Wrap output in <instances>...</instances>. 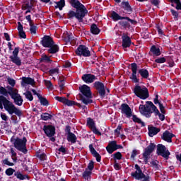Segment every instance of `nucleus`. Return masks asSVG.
I'll use <instances>...</instances> for the list:
<instances>
[{
  "label": "nucleus",
  "instance_id": "nucleus-1",
  "mask_svg": "<svg viewBox=\"0 0 181 181\" xmlns=\"http://www.w3.org/2000/svg\"><path fill=\"white\" fill-rule=\"evenodd\" d=\"M69 3L76 11L70 10L67 13V19H74L75 18L80 23H83L86 15L88 13L86 6L78 0H69Z\"/></svg>",
  "mask_w": 181,
  "mask_h": 181
},
{
  "label": "nucleus",
  "instance_id": "nucleus-2",
  "mask_svg": "<svg viewBox=\"0 0 181 181\" xmlns=\"http://www.w3.org/2000/svg\"><path fill=\"white\" fill-rule=\"evenodd\" d=\"M147 105H140L139 107V112L146 118H151L152 117V113L154 112L155 115L159 117L160 121H165V115L160 113L158 107L153 105L152 101H146Z\"/></svg>",
  "mask_w": 181,
  "mask_h": 181
},
{
  "label": "nucleus",
  "instance_id": "nucleus-3",
  "mask_svg": "<svg viewBox=\"0 0 181 181\" xmlns=\"http://www.w3.org/2000/svg\"><path fill=\"white\" fill-rule=\"evenodd\" d=\"M4 107L10 115L15 114L17 117H22V110L15 107L5 96L0 95V110H4Z\"/></svg>",
  "mask_w": 181,
  "mask_h": 181
},
{
  "label": "nucleus",
  "instance_id": "nucleus-4",
  "mask_svg": "<svg viewBox=\"0 0 181 181\" xmlns=\"http://www.w3.org/2000/svg\"><path fill=\"white\" fill-rule=\"evenodd\" d=\"M133 93L134 95L138 97V98H140V100H146V98H149V90L146 86L136 85L133 90Z\"/></svg>",
  "mask_w": 181,
  "mask_h": 181
},
{
  "label": "nucleus",
  "instance_id": "nucleus-5",
  "mask_svg": "<svg viewBox=\"0 0 181 181\" xmlns=\"http://www.w3.org/2000/svg\"><path fill=\"white\" fill-rule=\"evenodd\" d=\"M134 168L136 171L131 173L132 177H134L136 179V180L151 181V176H149V175H145L144 173H142V170L138 164H136Z\"/></svg>",
  "mask_w": 181,
  "mask_h": 181
},
{
  "label": "nucleus",
  "instance_id": "nucleus-6",
  "mask_svg": "<svg viewBox=\"0 0 181 181\" xmlns=\"http://www.w3.org/2000/svg\"><path fill=\"white\" fill-rule=\"evenodd\" d=\"M28 142V139L26 137H23V139H19V137H16V141L13 143L14 148L26 155L28 153V148H26V143Z\"/></svg>",
  "mask_w": 181,
  "mask_h": 181
},
{
  "label": "nucleus",
  "instance_id": "nucleus-7",
  "mask_svg": "<svg viewBox=\"0 0 181 181\" xmlns=\"http://www.w3.org/2000/svg\"><path fill=\"white\" fill-rule=\"evenodd\" d=\"M19 50L21 48L19 47H16L14 48L13 51L12 52V54L9 57L10 62L18 66V67H21L22 66V59L19 57Z\"/></svg>",
  "mask_w": 181,
  "mask_h": 181
},
{
  "label": "nucleus",
  "instance_id": "nucleus-8",
  "mask_svg": "<svg viewBox=\"0 0 181 181\" xmlns=\"http://www.w3.org/2000/svg\"><path fill=\"white\" fill-rule=\"evenodd\" d=\"M93 88L97 91L100 98H104L105 97V84L101 81H95L93 83Z\"/></svg>",
  "mask_w": 181,
  "mask_h": 181
},
{
  "label": "nucleus",
  "instance_id": "nucleus-9",
  "mask_svg": "<svg viewBox=\"0 0 181 181\" xmlns=\"http://www.w3.org/2000/svg\"><path fill=\"white\" fill-rule=\"evenodd\" d=\"M156 148V144L153 143H150V144L144 149L143 158L144 160V163L146 165L148 163V160H149V156L153 153V151Z\"/></svg>",
  "mask_w": 181,
  "mask_h": 181
},
{
  "label": "nucleus",
  "instance_id": "nucleus-10",
  "mask_svg": "<svg viewBox=\"0 0 181 181\" xmlns=\"http://www.w3.org/2000/svg\"><path fill=\"white\" fill-rule=\"evenodd\" d=\"M156 153L158 156H162V158H164L165 160H168L169 159V156H170L169 150H168L166 146H165L163 144L157 145Z\"/></svg>",
  "mask_w": 181,
  "mask_h": 181
},
{
  "label": "nucleus",
  "instance_id": "nucleus-11",
  "mask_svg": "<svg viewBox=\"0 0 181 181\" xmlns=\"http://www.w3.org/2000/svg\"><path fill=\"white\" fill-rule=\"evenodd\" d=\"M76 56H83V57H90L91 52L86 45H80L75 51Z\"/></svg>",
  "mask_w": 181,
  "mask_h": 181
},
{
  "label": "nucleus",
  "instance_id": "nucleus-12",
  "mask_svg": "<svg viewBox=\"0 0 181 181\" xmlns=\"http://www.w3.org/2000/svg\"><path fill=\"white\" fill-rule=\"evenodd\" d=\"M42 130L48 138H52L56 135V127L52 124L44 125Z\"/></svg>",
  "mask_w": 181,
  "mask_h": 181
},
{
  "label": "nucleus",
  "instance_id": "nucleus-13",
  "mask_svg": "<svg viewBox=\"0 0 181 181\" xmlns=\"http://www.w3.org/2000/svg\"><path fill=\"white\" fill-rule=\"evenodd\" d=\"M131 70L132 71L131 76L129 77L130 80L133 83H139V78L136 76V73H138V64L135 62H133L130 64Z\"/></svg>",
  "mask_w": 181,
  "mask_h": 181
},
{
  "label": "nucleus",
  "instance_id": "nucleus-14",
  "mask_svg": "<svg viewBox=\"0 0 181 181\" xmlns=\"http://www.w3.org/2000/svg\"><path fill=\"white\" fill-rule=\"evenodd\" d=\"M131 45H132L131 37H129L127 33H123L122 35V47L123 49L131 47Z\"/></svg>",
  "mask_w": 181,
  "mask_h": 181
},
{
  "label": "nucleus",
  "instance_id": "nucleus-15",
  "mask_svg": "<svg viewBox=\"0 0 181 181\" xmlns=\"http://www.w3.org/2000/svg\"><path fill=\"white\" fill-rule=\"evenodd\" d=\"M40 43L43 47H51L52 45H54V40L49 35H44Z\"/></svg>",
  "mask_w": 181,
  "mask_h": 181
},
{
  "label": "nucleus",
  "instance_id": "nucleus-16",
  "mask_svg": "<svg viewBox=\"0 0 181 181\" xmlns=\"http://www.w3.org/2000/svg\"><path fill=\"white\" fill-rule=\"evenodd\" d=\"M79 90L81 93V95L86 97V98H92L91 88L87 85H83L79 87Z\"/></svg>",
  "mask_w": 181,
  "mask_h": 181
},
{
  "label": "nucleus",
  "instance_id": "nucleus-17",
  "mask_svg": "<svg viewBox=\"0 0 181 181\" xmlns=\"http://www.w3.org/2000/svg\"><path fill=\"white\" fill-rule=\"evenodd\" d=\"M121 112L122 114H125L127 118H131L132 116V110H131V107H129V105H128V104L127 103H122L121 105Z\"/></svg>",
  "mask_w": 181,
  "mask_h": 181
},
{
  "label": "nucleus",
  "instance_id": "nucleus-18",
  "mask_svg": "<svg viewBox=\"0 0 181 181\" xmlns=\"http://www.w3.org/2000/svg\"><path fill=\"white\" fill-rule=\"evenodd\" d=\"M81 78L86 84H91V83H94L97 80V76L91 74H85L82 76Z\"/></svg>",
  "mask_w": 181,
  "mask_h": 181
},
{
  "label": "nucleus",
  "instance_id": "nucleus-19",
  "mask_svg": "<svg viewBox=\"0 0 181 181\" xmlns=\"http://www.w3.org/2000/svg\"><path fill=\"white\" fill-rule=\"evenodd\" d=\"M65 105L68 107H72V105H76L78 108H81L82 110H87V106L84 105H81L76 101L70 100L67 98H65V102L64 103Z\"/></svg>",
  "mask_w": 181,
  "mask_h": 181
},
{
  "label": "nucleus",
  "instance_id": "nucleus-20",
  "mask_svg": "<svg viewBox=\"0 0 181 181\" xmlns=\"http://www.w3.org/2000/svg\"><path fill=\"white\" fill-rule=\"evenodd\" d=\"M121 8L122 9H124V13H127V15H131V13H132L133 9L131 4H129V1H122L121 3Z\"/></svg>",
  "mask_w": 181,
  "mask_h": 181
},
{
  "label": "nucleus",
  "instance_id": "nucleus-21",
  "mask_svg": "<svg viewBox=\"0 0 181 181\" xmlns=\"http://www.w3.org/2000/svg\"><path fill=\"white\" fill-rule=\"evenodd\" d=\"M12 100H13L14 103L18 107H21L23 104V99L22 96L19 94V92H17L11 96Z\"/></svg>",
  "mask_w": 181,
  "mask_h": 181
},
{
  "label": "nucleus",
  "instance_id": "nucleus-22",
  "mask_svg": "<svg viewBox=\"0 0 181 181\" xmlns=\"http://www.w3.org/2000/svg\"><path fill=\"white\" fill-rule=\"evenodd\" d=\"M175 136V134L170 133L169 131L166 130L165 132L163 133L161 136V139L165 141V142L170 143L172 142V139Z\"/></svg>",
  "mask_w": 181,
  "mask_h": 181
},
{
  "label": "nucleus",
  "instance_id": "nucleus-23",
  "mask_svg": "<svg viewBox=\"0 0 181 181\" xmlns=\"http://www.w3.org/2000/svg\"><path fill=\"white\" fill-rule=\"evenodd\" d=\"M89 150L91 155H93V156L95 158L96 160L98 162H101V156L100 155V153H98V152H97L95 148H94V146H93V144L89 145Z\"/></svg>",
  "mask_w": 181,
  "mask_h": 181
},
{
  "label": "nucleus",
  "instance_id": "nucleus-24",
  "mask_svg": "<svg viewBox=\"0 0 181 181\" xmlns=\"http://www.w3.org/2000/svg\"><path fill=\"white\" fill-rule=\"evenodd\" d=\"M35 84V79L30 77H23L21 81V86L25 87L26 85L33 86Z\"/></svg>",
  "mask_w": 181,
  "mask_h": 181
},
{
  "label": "nucleus",
  "instance_id": "nucleus-25",
  "mask_svg": "<svg viewBox=\"0 0 181 181\" xmlns=\"http://www.w3.org/2000/svg\"><path fill=\"white\" fill-rule=\"evenodd\" d=\"M148 136L152 138V136H154V135H157V134H159L160 132V129L157 128L153 126H148Z\"/></svg>",
  "mask_w": 181,
  "mask_h": 181
},
{
  "label": "nucleus",
  "instance_id": "nucleus-26",
  "mask_svg": "<svg viewBox=\"0 0 181 181\" xmlns=\"http://www.w3.org/2000/svg\"><path fill=\"white\" fill-rule=\"evenodd\" d=\"M110 18H111L114 22H118V21H124L125 16H121L119 14H118V13L112 11Z\"/></svg>",
  "mask_w": 181,
  "mask_h": 181
},
{
  "label": "nucleus",
  "instance_id": "nucleus-27",
  "mask_svg": "<svg viewBox=\"0 0 181 181\" xmlns=\"http://www.w3.org/2000/svg\"><path fill=\"white\" fill-rule=\"evenodd\" d=\"M106 151L110 155L115 152V141H112L109 142L107 146L106 147Z\"/></svg>",
  "mask_w": 181,
  "mask_h": 181
},
{
  "label": "nucleus",
  "instance_id": "nucleus-28",
  "mask_svg": "<svg viewBox=\"0 0 181 181\" xmlns=\"http://www.w3.org/2000/svg\"><path fill=\"white\" fill-rule=\"evenodd\" d=\"M47 53H49V54H56V53L59 52L60 50V48L59 47V45L57 44L52 45L51 47H48Z\"/></svg>",
  "mask_w": 181,
  "mask_h": 181
},
{
  "label": "nucleus",
  "instance_id": "nucleus-29",
  "mask_svg": "<svg viewBox=\"0 0 181 181\" xmlns=\"http://www.w3.org/2000/svg\"><path fill=\"white\" fill-rule=\"evenodd\" d=\"M79 98L80 100L83 103V104L86 105H88V104H93L94 103V100L91 99V98H87L86 96H83V95L79 93Z\"/></svg>",
  "mask_w": 181,
  "mask_h": 181
},
{
  "label": "nucleus",
  "instance_id": "nucleus-30",
  "mask_svg": "<svg viewBox=\"0 0 181 181\" xmlns=\"http://www.w3.org/2000/svg\"><path fill=\"white\" fill-rule=\"evenodd\" d=\"M138 74H140L142 78H145L146 80L149 78V71L146 69H140L137 71Z\"/></svg>",
  "mask_w": 181,
  "mask_h": 181
},
{
  "label": "nucleus",
  "instance_id": "nucleus-31",
  "mask_svg": "<svg viewBox=\"0 0 181 181\" xmlns=\"http://www.w3.org/2000/svg\"><path fill=\"white\" fill-rule=\"evenodd\" d=\"M100 32H101V30L98 28L97 24L93 23L90 25V33H92V35H100Z\"/></svg>",
  "mask_w": 181,
  "mask_h": 181
},
{
  "label": "nucleus",
  "instance_id": "nucleus-32",
  "mask_svg": "<svg viewBox=\"0 0 181 181\" xmlns=\"http://www.w3.org/2000/svg\"><path fill=\"white\" fill-rule=\"evenodd\" d=\"M66 139L68 142H71V144H76L77 142V136L74 133H69V134H67Z\"/></svg>",
  "mask_w": 181,
  "mask_h": 181
},
{
  "label": "nucleus",
  "instance_id": "nucleus-33",
  "mask_svg": "<svg viewBox=\"0 0 181 181\" xmlns=\"http://www.w3.org/2000/svg\"><path fill=\"white\" fill-rule=\"evenodd\" d=\"M150 52L153 54V56H160V49L155 45L151 46Z\"/></svg>",
  "mask_w": 181,
  "mask_h": 181
},
{
  "label": "nucleus",
  "instance_id": "nucleus-34",
  "mask_svg": "<svg viewBox=\"0 0 181 181\" xmlns=\"http://www.w3.org/2000/svg\"><path fill=\"white\" fill-rule=\"evenodd\" d=\"M14 176L17 177V179H19V180H25V179H28L29 180L30 177L28 175H23L21 173V171H16L14 173Z\"/></svg>",
  "mask_w": 181,
  "mask_h": 181
},
{
  "label": "nucleus",
  "instance_id": "nucleus-35",
  "mask_svg": "<svg viewBox=\"0 0 181 181\" xmlns=\"http://www.w3.org/2000/svg\"><path fill=\"white\" fill-rule=\"evenodd\" d=\"M57 5L55 6V8L57 9V8L59 9V11H63V8L66 6V1L65 0H60L59 1L55 2Z\"/></svg>",
  "mask_w": 181,
  "mask_h": 181
},
{
  "label": "nucleus",
  "instance_id": "nucleus-36",
  "mask_svg": "<svg viewBox=\"0 0 181 181\" xmlns=\"http://www.w3.org/2000/svg\"><path fill=\"white\" fill-rule=\"evenodd\" d=\"M34 8L35 5L32 4V3H29V1H26L22 5L21 9L22 11H26V9H34Z\"/></svg>",
  "mask_w": 181,
  "mask_h": 181
},
{
  "label": "nucleus",
  "instance_id": "nucleus-37",
  "mask_svg": "<svg viewBox=\"0 0 181 181\" xmlns=\"http://www.w3.org/2000/svg\"><path fill=\"white\" fill-rule=\"evenodd\" d=\"M53 118V115L49 114L48 112H45L41 115V119L42 121H49V119H52Z\"/></svg>",
  "mask_w": 181,
  "mask_h": 181
},
{
  "label": "nucleus",
  "instance_id": "nucleus-38",
  "mask_svg": "<svg viewBox=\"0 0 181 181\" xmlns=\"http://www.w3.org/2000/svg\"><path fill=\"white\" fill-rule=\"evenodd\" d=\"M52 62L53 61L47 55H42L41 58H40V63H52Z\"/></svg>",
  "mask_w": 181,
  "mask_h": 181
},
{
  "label": "nucleus",
  "instance_id": "nucleus-39",
  "mask_svg": "<svg viewBox=\"0 0 181 181\" xmlns=\"http://www.w3.org/2000/svg\"><path fill=\"white\" fill-rule=\"evenodd\" d=\"M119 25L123 28V29H131V24L127 21H119Z\"/></svg>",
  "mask_w": 181,
  "mask_h": 181
},
{
  "label": "nucleus",
  "instance_id": "nucleus-40",
  "mask_svg": "<svg viewBox=\"0 0 181 181\" xmlns=\"http://www.w3.org/2000/svg\"><path fill=\"white\" fill-rule=\"evenodd\" d=\"M7 88L8 90V91H7V94H9L10 97H12L13 95L16 94V93L19 92L18 89L16 88L13 89V87L12 86H7Z\"/></svg>",
  "mask_w": 181,
  "mask_h": 181
},
{
  "label": "nucleus",
  "instance_id": "nucleus-41",
  "mask_svg": "<svg viewBox=\"0 0 181 181\" xmlns=\"http://www.w3.org/2000/svg\"><path fill=\"white\" fill-rule=\"evenodd\" d=\"M132 120L134 122L141 124V127H145V122H142V120L139 117H136V115H132Z\"/></svg>",
  "mask_w": 181,
  "mask_h": 181
},
{
  "label": "nucleus",
  "instance_id": "nucleus-42",
  "mask_svg": "<svg viewBox=\"0 0 181 181\" xmlns=\"http://www.w3.org/2000/svg\"><path fill=\"white\" fill-rule=\"evenodd\" d=\"M25 97L28 101H33V95H32V92L30 90H26L25 93H24Z\"/></svg>",
  "mask_w": 181,
  "mask_h": 181
},
{
  "label": "nucleus",
  "instance_id": "nucleus-43",
  "mask_svg": "<svg viewBox=\"0 0 181 181\" xmlns=\"http://www.w3.org/2000/svg\"><path fill=\"white\" fill-rule=\"evenodd\" d=\"M15 169L12 168H8L6 170L5 173L6 175V176H12V175H13V173H15Z\"/></svg>",
  "mask_w": 181,
  "mask_h": 181
},
{
  "label": "nucleus",
  "instance_id": "nucleus-44",
  "mask_svg": "<svg viewBox=\"0 0 181 181\" xmlns=\"http://www.w3.org/2000/svg\"><path fill=\"white\" fill-rule=\"evenodd\" d=\"M113 157L115 160H121L122 159V154L118 151L113 154Z\"/></svg>",
  "mask_w": 181,
  "mask_h": 181
},
{
  "label": "nucleus",
  "instance_id": "nucleus-45",
  "mask_svg": "<svg viewBox=\"0 0 181 181\" xmlns=\"http://www.w3.org/2000/svg\"><path fill=\"white\" fill-rule=\"evenodd\" d=\"M41 105H44L45 107H47L49 105V100L46 99V98L42 97L40 100Z\"/></svg>",
  "mask_w": 181,
  "mask_h": 181
},
{
  "label": "nucleus",
  "instance_id": "nucleus-46",
  "mask_svg": "<svg viewBox=\"0 0 181 181\" xmlns=\"http://www.w3.org/2000/svg\"><path fill=\"white\" fill-rule=\"evenodd\" d=\"M170 12L174 18L175 21H179V13L174 9H171Z\"/></svg>",
  "mask_w": 181,
  "mask_h": 181
},
{
  "label": "nucleus",
  "instance_id": "nucleus-47",
  "mask_svg": "<svg viewBox=\"0 0 181 181\" xmlns=\"http://www.w3.org/2000/svg\"><path fill=\"white\" fill-rule=\"evenodd\" d=\"M1 163L3 165H6L7 166H15V164L13 163H11L8 158L2 160Z\"/></svg>",
  "mask_w": 181,
  "mask_h": 181
},
{
  "label": "nucleus",
  "instance_id": "nucleus-48",
  "mask_svg": "<svg viewBox=\"0 0 181 181\" xmlns=\"http://www.w3.org/2000/svg\"><path fill=\"white\" fill-rule=\"evenodd\" d=\"M87 125H88V127H90L92 129L95 127V123L94 122V120H93V119L88 118V119L87 120Z\"/></svg>",
  "mask_w": 181,
  "mask_h": 181
},
{
  "label": "nucleus",
  "instance_id": "nucleus-49",
  "mask_svg": "<svg viewBox=\"0 0 181 181\" xmlns=\"http://www.w3.org/2000/svg\"><path fill=\"white\" fill-rule=\"evenodd\" d=\"M155 63H158V64H162V63H166V58L165 57H159L155 59Z\"/></svg>",
  "mask_w": 181,
  "mask_h": 181
},
{
  "label": "nucleus",
  "instance_id": "nucleus-50",
  "mask_svg": "<svg viewBox=\"0 0 181 181\" xmlns=\"http://www.w3.org/2000/svg\"><path fill=\"white\" fill-rule=\"evenodd\" d=\"M91 171H87V170L86 171H84L82 174V176L83 177V179H88V177H90V176H91Z\"/></svg>",
  "mask_w": 181,
  "mask_h": 181
},
{
  "label": "nucleus",
  "instance_id": "nucleus-51",
  "mask_svg": "<svg viewBox=\"0 0 181 181\" xmlns=\"http://www.w3.org/2000/svg\"><path fill=\"white\" fill-rule=\"evenodd\" d=\"M7 81L8 83L11 86V87H15L16 84V81H15V79L13 78H7Z\"/></svg>",
  "mask_w": 181,
  "mask_h": 181
},
{
  "label": "nucleus",
  "instance_id": "nucleus-52",
  "mask_svg": "<svg viewBox=\"0 0 181 181\" xmlns=\"http://www.w3.org/2000/svg\"><path fill=\"white\" fill-rule=\"evenodd\" d=\"M48 73L49 76H53V74H59V68L49 69Z\"/></svg>",
  "mask_w": 181,
  "mask_h": 181
},
{
  "label": "nucleus",
  "instance_id": "nucleus-53",
  "mask_svg": "<svg viewBox=\"0 0 181 181\" xmlns=\"http://www.w3.org/2000/svg\"><path fill=\"white\" fill-rule=\"evenodd\" d=\"M0 94L6 97L8 95V90L4 86H0Z\"/></svg>",
  "mask_w": 181,
  "mask_h": 181
},
{
  "label": "nucleus",
  "instance_id": "nucleus-54",
  "mask_svg": "<svg viewBox=\"0 0 181 181\" xmlns=\"http://www.w3.org/2000/svg\"><path fill=\"white\" fill-rule=\"evenodd\" d=\"M37 158H38V159H40V160L43 161V160H46L47 156H46V153H42L40 154H37Z\"/></svg>",
  "mask_w": 181,
  "mask_h": 181
},
{
  "label": "nucleus",
  "instance_id": "nucleus-55",
  "mask_svg": "<svg viewBox=\"0 0 181 181\" xmlns=\"http://www.w3.org/2000/svg\"><path fill=\"white\" fill-rule=\"evenodd\" d=\"M156 29L157 30L158 35H160V36L163 35V30H162V28L160 24L156 25Z\"/></svg>",
  "mask_w": 181,
  "mask_h": 181
},
{
  "label": "nucleus",
  "instance_id": "nucleus-56",
  "mask_svg": "<svg viewBox=\"0 0 181 181\" xmlns=\"http://www.w3.org/2000/svg\"><path fill=\"white\" fill-rule=\"evenodd\" d=\"M54 100L57 101H59V103H62V104H64V102L66 100L65 97H60V96H55Z\"/></svg>",
  "mask_w": 181,
  "mask_h": 181
},
{
  "label": "nucleus",
  "instance_id": "nucleus-57",
  "mask_svg": "<svg viewBox=\"0 0 181 181\" xmlns=\"http://www.w3.org/2000/svg\"><path fill=\"white\" fill-rule=\"evenodd\" d=\"M124 21H128V22H130V23H132V25H136V23H138L137 21L132 20L129 17H127V16H124Z\"/></svg>",
  "mask_w": 181,
  "mask_h": 181
},
{
  "label": "nucleus",
  "instance_id": "nucleus-58",
  "mask_svg": "<svg viewBox=\"0 0 181 181\" xmlns=\"http://www.w3.org/2000/svg\"><path fill=\"white\" fill-rule=\"evenodd\" d=\"M151 5L156 6V8H159V4H160V1L159 0H150Z\"/></svg>",
  "mask_w": 181,
  "mask_h": 181
},
{
  "label": "nucleus",
  "instance_id": "nucleus-59",
  "mask_svg": "<svg viewBox=\"0 0 181 181\" xmlns=\"http://www.w3.org/2000/svg\"><path fill=\"white\" fill-rule=\"evenodd\" d=\"M151 165L152 168H154V169H156V170H159V164L156 163V161L152 160L151 162Z\"/></svg>",
  "mask_w": 181,
  "mask_h": 181
},
{
  "label": "nucleus",
  "instance_id": "nucleus-60",
  "mask_svg": "<svg viewBox=\"0 0 181 181\" xmlns=\"http://www.w3.org/2000/svg\"><path fill=\"white\" fill-rule=\"evenodd\" d=\"M36 29L37 27L36 25H31L30 26V31L32 35H36Z\"/></svg>",
  "mask_w": 181,
  "mask_h": 181
},
{
  "label": "nucleus",
  "instance_id": "nucleus-61",
  "mask_svg": "<svg viewBox=\"0 0 181 181\" xmlns=\"http://www.w3.org/2000/svg\"><path fill=\"white\" fill-rule=\"evenodd\" d=\"M88 170H90V172L94 169V161L90 160L88 165ZM86 169V170H87Z\"/></svg>",
  "mask_w": 181,
  "mask_h": 181
},
{
  "label": "nucleus",
  "instance_id": "nucleus-62",
  "mask_svg": "<svg viewBox=\"0 0 181 181\" xmlns=\"http://www.w3.org/2000/svg\"><path fill=\"white\" fill-rule=\"evenodd\" d=\"M64 79H61L59 82V86L60 88V91H63V90H64Z\"/></svg>",
  "mask_w": 181,
  "mask_h": 181
},
{
  "label": "nucleus",
  "instance_id": "nucleus-63",
  "mask_svg": "<svg viewBox=\"0 0 181 181\" xmlns=\"http://www.w3.org/2000/svg\"><path fill=\"white\" fill-rule=\"evenodd\" d=\"M18 36L20 39H26V33L23 30L22 31H18Z\"/></svg>",
  "mask_w": 181,
  "mask_h": 181
},
{
  "label": "nucleus",
  "instance_id": "nucleus-64",
  "mask_svg": "<svg viewBox=\"0 0 181 181\" xmlns=\"http://www.w3.org/2000/svg\"><path fill=\"white\" fill-rule=\"evenodd\" d=\"M58 151L59 152H61L62 155H66V153H67V150L63 146H61V147L58 149Z\"/></svg>",
  "mask_w": 181,
  "mask_h": 181
}]
</instances>
